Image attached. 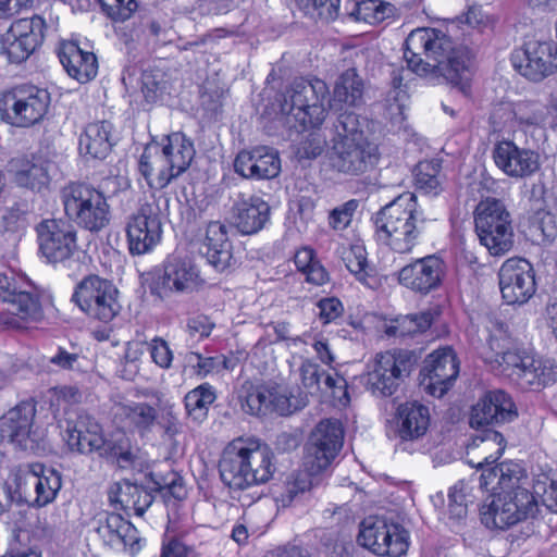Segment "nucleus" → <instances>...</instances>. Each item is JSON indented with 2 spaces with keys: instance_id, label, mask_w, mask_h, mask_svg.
<instances>
[{
  "instance_id": "obj_1",
  "label": "nucleus",
  "mask_w": 557,
  "mask_h": 557,
  "mask_svg": "<svg viewBox=\"0 0 557 557\" xmlns=\"http://www.w3.org/2000/svg\"><path fill=\"white\" fill-rule=\"evenodd\" d=\"M527 475L518 462H502L497 469L480 475V486L492 494L481 507V521L488 529H508L534 517L539 498L549 511L557 512V480H536L531 493L524 485Z\"/></svg>"
},
{
  "instance_id": "obj_2",
  "label": "nucleus",
  "mask_w": 557,
  "mask_h": 557,
  "mask_svg": "<svg viewBox=\"0 0 557 557\" xmlns=\"http://www.w3.org/2000/svg\"><path fill=\"white\" fill-rule=\"evenodd\" d=\"M404 58L408 67L429 83L447 82L470 96L473 76L470 51L453 47L444 32L431 27L413 29L406 39Z\"/></svg>"
},
{
  "instance_id": "obj_3",
  "label": "nucleus",
  "mask_w": 557,
  "mask_h": 557,
  "mask_svg": "<svg viewBox=\"0 0 557 557\" xmlns=\"http://www.w3.org/2000/svg\"><path fill=\"white\" fill-rule=\"evenodd\" d=\"M484 360L521 388L539 389L557 379V364L513 346L505 325L491 321Z\"/></svg>"
},
{
  "instance_id": "obj_4",
  "label": "nucleus",
  "mask_w": 557,
  "mask_h": 557,
  "mask_svg": "<svg viewBox=\"0 0 557 557\" xmlns=\"http://www.w3.org/2000/svg\"><path fill=\"white\" fill-rule=\"evenodd\" d=\"M327 86L323 81H296L283 95L281 113L286 124L298 132H308L299 153L306 158L320 156L326 145V137L320 125L325 119Z\"/></svg>"
},
{
  "instance_id": "obj_5",
  "label": "nucleus",
  "mask_w": 557,
  "mask_h": 557,
  "mask_svg": "<svg viewBox=\"0 0 557 557\" xmlns=\"http://www.w3.org/2000/svg\"><path fill=\"white\" fill-rule=\"evenodd\" d=\"M271 449L256 441L235 440L223 450L220 475L231 488L245 490L269 482L275 472Z\"/></svg>"
},
{
  "instance_id": "obj_6",
  "label": "nucleus",
  "mask_w": 557,
  "mask_h": 557,
  "mask_svg": "<svg viewBox=\"0 0 557 557\" xmlns=\"http://www.w3.org/2000/svg\"><path fill=\"white\" fill-rule=\"evenodd\" d=\"M194 157L193 143L183 133H172L160 143L147 145L139 160V172L150 187L161 189L185 172Z\"/></svg>"
},
{
  "instance_id": "obj_7",
  "label": "nucleus",
  "mask_w": 557,
  "mask_h": 557,
  "mask_svg": "<svg viewBox=\"0 0 557 557\" xmlns=\"http://www.w3.org/2000/svg\"><path fill=\"white\" fill-rule=\"evenodd\" d=\"M344 430L336 419L322 420L311 432L304 458L305 471L299 472L286 484V498L283 505L290 503L298 493L309 490L313 476L325 470L343 446Z\"/></svg>"
},
{
  "instance_id": "obj_8",
  "label": "nucleus",
  "mask_w": 557,
  "mask_h": 557,
  "mask_svg": "<svg viewBox=\"0 0 557 557\" xmlns=\"http://www.w3.org/2000/svg\"><path fill=\"white\" fill-rule=\"evenodd\" d=\"M421 212L417 197L405 193L387 205L377 221V238L395 252L408 253L418 244L421 227Z\"/></svg>"
},
{
  "instance_id": "obj_9",
  "label": "nucleus",
  "mask_w": 557,
  "mask_h": 557,
  "mask_svg": "<svg viewBox=\"0 0 557 557\" xmlns=\"http://www.w3.org/2000/svg\"><path fill=\"white\" fill-rule=\"evenodd\" d=\"M376 147L368 141L359 119L354 113H343L336 125V136L329 152L331 166L345 174H360L375 160Z\"/></svg>"
},
{
  "instance_id": "obj_10",
  "label": "nucleus",
  "mask_w": 557,
  "mask_h": 557,
  "mask_svg": "<svg viewBox=\"0 0 557 557\" xmlns=\"http://www.w3.org/2000/svg\"><path fill=\"white\" fill-rule=\"evenodd\" d=\"M65 215L89 232H100L110 222V206L104 194L89 185L72 183L61 193Z\"/></svg>"
},
{
  "instance_id": "obj_11",
  "label": "nucleus",
  "mask_w": 557,
  "mask_h": 557,
  "mask_svg": "<svg viewBox=\"0 0 557 557\" xmlns=\"http://www.w3.org/2000/svg\"><path fill=\"white\" fill-rule=\"evenodd\" d=\"M50 102V94L45 88L16 86L0 94V119L11 126L27 128L44 120Z\"/></svg>"
},
{
  "instance_id": "obj_12",
  "label": "nucleus",
  "mask_w": 557,
  "mask_h": 557,
  "mask_svg": "<svg viewBox=\"0 0 557 557\" xmlns=\"http://www.w3.org/2000/svg\"><path fill=\"white\" fill-rule=\"evenodd\" d=\"M474 223L480 243L491 255H504L512 247L511 218L502 200L492 197L481 200L474 211Z\"/></svg>"
},
{
  "instance_id": "obj_13",
  "label": "nucleus",
  "mask_w": 557,
  "mask_h": 557,
  "mask_svg": "<svg viewBox=\"0 0 557 557\" xmlns=\"http://www.w3.org/2000/svg\"><path fill=\"white\" fill-rule=\"evenodd\" d=\"M414 366L413 356L404 350L377 354L367 364L366 388L374 396L388 397L397 392Z\"/></svg>"
},
{
  "instance_id": "obj_14",
  "label": "nucleus",
  "mask_w": 557,
  "mask_h": 557,
  "mask_svg": "<svg viewBox=\"0 0 557 557\" xmlns=\"http://www.w3.org/2000/svg\"><path fill=\"white\" fill-rule=\"evenodd\" d=\"M61 428L64 430L63 440L73 451L82 454L97 451L100 456L131 458L124 434L121 433L120 444L112 443L103 436L100 424L88 416H79L76 421L69 419Z\"/></svg>"
},
{
  "instance_id": "obj_15",
  "label": "nucleus",
  "mask_w": 557,
  "mask_h": 557,
  "mask_svg": "<svg viewBox=\"0 0 557 557\" xmlns=\"http://www.w3.org/2000/svg\"><path fill=\"white\" fill-rule=\"evenodd\" d=\"M73 300L89 318L109 323L121 311L119 289L109 280L89 275L75 288Z\"/></svg>"
},
{
  "instance_id": "obj_16",
  "label": "nucleus",
  "mask_w": 557,
  "mask_h": 557,
  "mask_svg": "<svg viewBox=\"0 0 557 557\" xmlns=\"http://www.w3.org/2000/svg\"><path fill=\"white\" fill-rule=\"evenodd\" d=\"M205 284L198 267L187 258L170 257L158 269L150 283V290L161 299L172 295H187Z\"/></svg>"
},
{
  "instance_id": "obj_17",
  "label": "nucleus",
  "mask_w": 557,
  "mask_h": 557,
  "mask_svg": "<svg viewBox=\"0 0 557 557\" xmlns=\"http://www.w3.org/2000/svg\"><path fill=\"white\" fill-rule=\"evenodd\" d=\"M161 202L166 207V198H158L143 205L129 216L126 223V238L131 255H145L152 251L162 238Z\"/></svg>"
},
{
  "instance_id": "obj_18",
  "label": "nucleus",
  "mask_w": 557,
  "mask_h": 557,
  "mask_svg": "<svg viewBox=\"0 0 557 557\" xmlns=\"http://www.w3.org/2000/svg\"><path fill=\"white\" fill-rule=\"evenodd\" d=\"M358 542L373 554L399 557L409 547V534L397 523L368 517L360 524Z\"/></svg>"
},
{
  "instance_id": "obj_19",
  "label": "nucleus",
  "mask_w": 557,
  "mask_h": 557,
  "mask_svg": "<svg viewBox=\"0 0 557 557\" xmlns=\"http://www.w3.org/2000/svg\"><path fill=\"white\" fill-rule=\"evenodd\" d=\"M45 20L39 15L15 20L0 37V52L12 63L27 60L44 40Z\"/></svg>"
},
{
  "instance_id": "obj_20",
  "label": "nucleus",
  "mask_w": 557,
  "mask_h": 557,
  "mask_svg": "<svg viewBox=\"0 0 557 557\" xmlns=\"http://www.w3.org/2000/svg\"><path fill=\"white\" fill-rule=\"evenodd\" d=\"M515 70L531 82H542L557 71V46L550 40L529 39L512 53Z\"/></svg>"
},
{
  "instance_id": "obj_21",
  "label": "nucleus",
  "mask_w": 557,
  "mask_h": 557,
  "mask_svg": "<svg viewBox=\"0 0 557 557\" xmlns=\"http://www.w3.org/2000/svg\"><path fill=\"white\" fill-rule=\"evenodd\" d=\"M21 283L13 274H0V301L9 305L3 323L16 329L25 327L27 323L39 321L42 317L38 297L23 289Z\"/></svg>"
},
{
  "instance_id": "obj_22",
  "label": "nucleus",
  "mask_w": 557,
  "mask_h": 557,
  "mask_svg": "<svg viewBox=\"0 0 557 557\" xmlns=\"http://www.w3.org/2000/svg\"><path fill=\"white\" fill-rule=\"evenodd\" d=\"M306 406V395H294L287 385L268 384L253 387L245 398L244 410L250 414L275 411L287 416Z\"/></svg>"
},
{
  "instance_id": "obj_23",
  "label": "nucleus",
  "mask_w": 557,
  "mask_h": 557,
  "mask_svg": "<svg viewBox=\"0 0 557 557\" xmlns=\"http://www.w3.org/2000/svg\"><path fill=\"white\" fill-rule=\"evenodd\" d=\"M39 251L48 262L70 259L77 250V232L70 221L47 219L36 226Z\"/></svg>"
},
{
  "instance_id": "obj_24",
  "label": "nucleus",
  "mask_w": 557,
  "mask_h": 557,
  "mask_svg": "<svg viewBox=\"0 0 557 557\" xmlns=\"http://www.w3.org/2000/svg\"><path fill=\"white\" fill-rule=\"evenodd\" d=\"M36 408L30 403H21L0 418V441L22 450L36 451L42 434L33 429Z\"/></svg>"
},
{
  "instance_id": "obj_25",
  "label": "nucleus",
  "mask_w": 557,
  "mask_h": 557,
  "mask_svg": "<svg viewBox=\"0 0 557 557\" xmlns=\"http://www.w3.org/2000/svg\"><path fill=\"white\" fill-rule=\"evenodd\" d=\"M459 374V362L451 347L440 348L424 359L420 385L431 396L441 398L454 385Z\"/></svg>"
},
{
  "instance_id": "obj_26",
  "label": "nucleus",
  "mask_w": 557,
  "mask_h": 557,
  "mask_svg": "<svg viewBox=\"0 0 557 557\" xmlns=\"http://www.w3.org/2000/svg\"><path fill=\"white\" fill-rule=\"evenodd\" d=\"M91 524L103 544L113 549L123 548L135 556L145 546V540L139 536L137 529L119 513L98 512Z\"/></svg>"
},
{
  "instance_id": "obj_27",
  "label": "nucleus",
  "mask_w": 557,
  "mask_h": 557,
  "mask_svg": "<svg viewBox=\"0 0 557 557\" xmlns=\"http://www.w3.org/2000/svg\"><path fill=\"white\" fill-rule=\"evenodd\" d=\"M502 297L508 305H522L535 293L531 263L523 258L507 259L498 272Z\"/></svg>"
},
{
  "instance_id": "obj_28",
  "label": "nucleus",
  "mask_w": 557,
  "mask_h": 557,
  "mask_svg": "<svg viewBox=\"0 0 557 557\" xmlns=\"http://www.w3.org/2000/svg\"><path fill=\"white\" fill-rule=\"evenodd\" d=\"M32 487L35 492L30 505L42 508L53 503L62 487V479L58 471L39 462L29 463L16 474V488L26 494Z\"/></svg>"
},
{
  "instance_id": "obj_29",
  "label": "nucleus",
  "mask_w": 557,
  "mask_h": 557,
  "mask_svg": "<svg viewBox=\"0 0 557 557\" xmlns=\"http://www.w3.org/2000/svg\"><path fill=\"white\" fill-rule=\"evenodd\" d=\"M299 371L304 389L296 388L290 389V392L294 395L305 394L306 405L308 404V396L315 395L319 392L330 393L336 406L346 407L349 404L347 382L337 372L321 373L318 364L310 360H305Z\"/></svg>"
},
{
  "instance_id": "obj_30",
  "label": "nucleus",
  "mask_w": 557,
  "mask_h": 557,
  "mask_svg": "<svg viewBox=\"0 0 557 557\" xmlns=\"http://www.w3.org/2000/svg\"><path fill=\"white\" fill-rule=\"evenodd\" d=\"M445 271L443 259L430 255L401 268L398 272V282L414 293L428 295L441 286Z\"/></svg>"
},
{
  "instance_id": "obj_31",
  "label": "nucleus",
  "mask_w": 557,
  "mask_h": 557,
  "mask_svg": "<svg viewBox=\"0 0 557 557\" xmlns=\"http://www.w3.org/2000/svg\"><path fill=\"white\" fill-rule=\"evenodd\" d=\"M495 165L508 177L524 180L534 175L541 168L536 151L519 147L511 140H500L493 149Z\"/></svg>"
},
{
  "instance_id": "obj_32",
  "label": "nucleus",
  "mask_w": 557,
  "mask_h": 557,
  "mask_svg": "<svg viewBox=\"0 0 557 557\" xmlns=\"http://www.w3.org/2000/svg\"><path fill=\"white\" fill-rule=\"evenodd\" d=\"M237 174L250 180H271L276 177L282 169L278 152L267 146L240 151L235 161Z\"/></svg>"
},
{
  "instance_id": "obj_33",
  "label": "nucleus",
  "mask_w": 557,
  "mask_h": 557,
  "mask_svg": "<svg viewBox=\"0 0 557 557\" xmlns=\"http://www.w3.org/2000/svg\"><path fill=\"white\" fill-rule=\"evenodd\" d=\"M230 219L240 234L252 235L270 220V206L261 196L242 194L234 201Z\"/></svg>"
},
{
  "instance_id": "obj_34",
  "label": "nucleus",
  "mask_w": 557,
  "mask_h": 557,
  "mask_svg": "<svg viewBox=\"0 0 557 557\" xmlns=\"http://www.w3.org/2000/svg\"><path fill=\"white\" fill-rule=\"evenodd\" d=\"M395 433L400 441L418 442L429 432L431 412L428 406L419 401L399 404L394 417Z\"/></svg>"
},
{
  "instance_id": "obj_35",
  "label": "nucleus",
  "mask_w": 557,
  "mask_h": 557,
  "mask_svg": "<svg viewBox=\"0 0 557 557\" xmlns=\"http://www.w3.org/2000/svg\"><path fill=\"white\" fill-rule=\"evenodd\" d=\"M199 252L218 272L228 269L233 263V252L227 226L219 221L210 222L200 238Z\"/></svg>"
},
{
  "instance_id": "obj_36",
  "label": "nucleus",
  "mask_w": 557,
  "mask_h": 557,
  "mask_svg": "<svg viewBox=\"0 0 557 557\" xmlns=\"http://www.w3.org/2000/svg\"><path fill=\"white\" fill-rule=\"evenodd\" d=\"M517 416L512 399L503 391H493L473 406L470 417L472 428H483L493 423H504Z\"/></svg>"
},
{
  "instance_id": "obj_37",
  "label": "nucleus",
  "mask_w": 557,
  "mask_h": 557,
  "mask_svg": "<svg viewBox=\"0 0 557 557\" xmlns=\"http://www.w3.org/2000/svg\"><path fill=\"white\" fill-rule=\"evenodd\" d=\"M87 44L82 46L77 41L61 42L59 59L66 73L79 83H87L98 72V61L95 53L88 49Z\"/></svg>"
},
{
  "instance_id": "obj_38",
  "label": "nucleus",
  "mask_w": 557,
  "mask_h": 557,
  "mask_svg": "<svg viewBox=\"0 0 557 557\" xmlns=\"http://www.w3.org/2000/svg\"><path fill=\"white\" fill-rule=\"evenodd\" d=\"M11 171L16 185L33 191L42 193L49 189L53 162L41 157L16 160L11 163Z\"/></svg>"
},
{
  "instance_id": "obj_39",
  "label": "nucleus",
  "mask_w": 557,
  "mask_h": 557,
  "mask_svg": "<svg viewBox=\"0 0 557 557\" xmlns=\"http://www.w3.org/2000/svg\"><path fill=\"white\" fill-rule=\"evenodd\" d=\"M506 448L504 436L494 430H485L482 435L475 436L468 447V462L484 471L492 470L490 467L498 460ZM500 465L493 467L497 469Z\"/></svg>"
},
{
  "instance_id": "obj_40",
  "label": "nucleus",
  "mask_w": 557,
  "mask_h": 557,
  "mask_svg": "<svg viewBox=\"0 0 557 557\" xmlns=\"http://www.w3.org/2000/svg\"><path fill=\"white\" fill-rule=\"evenodd\" d=\"M112 124L100 121L88 124L78 139L82 156L92 159H104L113 146Z\"/></svg>"
},
{
  "instance_id": "obj_41",
  "label": "nucleus",
  "mask_w": 557,
  "mask_h": 557,
  "mask_svg": "<svg viewBox=\"0 0 557 557\" xmlns=\"http://www.w3.org/2000/svg\"><path fill=\"white\" fill-rule=\"evenodd\" d=\"M109 500L116 508L134 510L141 516L152 504V496L129 481L114 483L109 491Z\"/></svg>"
},
{
  "instance_id": "obj_42",
  "label": "nucleus",
  "mask_w": 557,
  "mask_h": 557,
  "mask_svg": "<svg viewBox=\"0 0 557 557\" xmlns=\"http://www.w3.org/2000/svg\"><path fill=\"white\" fill-rule=\"evenodd\" d=\"M362 79L359 77L356 70L349 69L337 78L330 106L335 110H342L344 106H357L362 99Z\"/></svg>"
},
{
  "instance_id": "obj_43",
  "label": "nucleus",
  "mask_w": 557,
  "mask_h": 557,
  "mask_svg": "<svg viewBox=\"0 0 557 557\" xmlns=\"http://www.w3.org/2000/svg\"><path fill=\"white\" fill-rule=\"evenodd\" d=\"M215 398V391L208 383L191 389L185 396V408L188 416L197 422L203 421Z\"/></svg>"
},
{
  "instance_id": "obj_44",
  "label": "nucleus",
  "mask_w": 557,
  "mask_h": 557,
  "mask_svg": "<svg viewBox=\"0 0 557 557\" xmlns=\"http://www.w3.org/2000/svg\"><path fill=\"white\" fill-rule=\"evenodd\" d=\"M294 262L297 270L305 275L308 283L319 286L329 281V274L315 258L313 249L309 247L298 249L295 253Z\"/></svg>"
},
{
  "instance_id": "obj_45",
  "label": "nucleus",
  "mask_w": 557,
  "mask_h": 557,
  "mask_svg": "<svg viewBox=\"0 0 557 557\" xmlns=\"http://www.w3.org/2000/svg\"><path fill=\"white\" fill-rule=\"evenodd\" d=\"M513 113L518 115L519 128L523 131L530 127L549 128L552 123L549 117H547L545 106L536 101L519 100Z\"/></svg>"
},
{
  "instance_id": "obj_46",
  "label": "nucleus",
  "mask_w": 557,
  "mask_h": 557,
  "mask_svg": "<svg viewBox=\"0 0 557 557\" xmlns=\"http://www.w3.org/2000/svg\"><path fill=\"white\" fill-rule=\"evenodd\" d=\"M416 187L428 195H438L442 191L440 165L433 161L420 162L413 172Z\"/></svg>"
},
{
  "instance_id": "obj_47",
  "label": "nucleus",
  "mask_w": 557,
  "mask_h": 557,
  "mask_svg": "<svg viewBox=\"0 0 557 557\" xmlns=\"http://www.w3.org/2000/svg\"><path fill=\"white\" fill-rule=\"evenodd\" d=\"M339 255L349 272L352 273L359 282L367 284L368 262L364 245L360 240H357L348 247L343 246L339 250Z\"/></svg>"
},
{
  "instance_id": "obj_48",
  "label": "nucleus",
  "mask_w": 557,
  "mask_h": 557,
  "mask_svg": "<svg viewBox=\"0 0 557 557\" xmlns=\"http://www.w3.org/2000/svg\"><path fill=\"white\" fill-rule=\"evenodd\" d=\"M358 21L369 24L381 23L395 14V7L381 0H361L352 13Z\"/></svg>"
},
{
  "instance_id": "obj_49",
  "label": "nucleus",
  "mask_w": 557,
  "mask_h": 557,
  "mask_svg": "<svg viewBox=\"0 0 557 557\" xmlns=\"http://www.w3.org/2000/svg\"><path fill=\"white\" fill-rule=\"evenodd\" d=\"M436 315L437 311L435 309L407 314L396 319V326L394 327L401 336L413 335L426 331Z\"/></svg>"
},
{
  "instance_id": "obj_50",
  "label": "nucleus",
  "mask_w": 557,
  "mask_h": 557,
  "mask_svg": "<svg viewBox=\"0 0 557 557\" xmlns=\"http://www.w3.org/2000/svg\"><path fill=\"white\" fill-rule=\"evenodd\" d=\"M116 414L123 416L129 424L141 429L149 428L156 420L154 408L143 403L121 405L117 407Z\"/></svg>"
},
{
  "instance_id": "obj_51",
  "label": "nucleus",
  "mask_w": 557,
  "mask_h": 557,
  "mask_svg": "<svg viewBox=\"0 0 557 557\" xmlns=\"http://www.w3.org/2000/svg\"><path fill=\"white\" fill-rule=\"evenodd\" d=\"M296 4L306 15L333 21L338 16L341 0H296Z\"/></svg>"
},
{
  "instance_id": "obj_52",
  "label": "nucleus",
  "mask_w": 557,
  "mask_h": 557,
  "mask_svg": "<svg viewBox=\"0 0 557 557\" xmlns=\"http://www.w3.org/2000/svg\"><path fill=\"white\" fill-rule=\"evenodd\" d=\"M152 485L150 488L169 494L175 499H183L187 492L183 480L176 473H170L166 476L159 475L153 471L148 473Z\"/></svg>"
},
{
  "instance_id": "obj_53",
  "label": "nucleus",
  "mask_w": 557,
  "mask_h": 557,
  "mask_svg": "<svg viewBox=\"0 0 557 557\" xmlns=\"http://www.w3.org/2000/svg\"><path fill=\"white\" fill-rule=\"evenodd\" d=\"M469 484L465 481H459L449 491L448 494V512L450 518L460 520L467 515L469 499Z\"/></svg>"
},
{
  "instance_id": "obj_54",
  "label": "nucleus",
  "mask_w": 557,
  "mask_h": 557,
  "mask_svg": "<svg viewBox=\"0 0 557 557\" xmlns=\"http://www.w3.org/2000/svg\"><path fill=\"white\" fill-rule=\"evenodd\" d=\"M531 231L536 239L542 242L553 240L557 236V219L545 210L537 211L531 223Z\"/></svg>"
},
{
  "instance_id": "obj_55",
  "label": "nucleus",
  "mask_w": 557,
  "mask_h": 557,
  "mask_svg": "<svg viewBox=\"0 0 557 557\" xmlns=\"http://www.w3.org/2000/svg\"><path fill=\"white\" fill-rule=\"evenodd\" d=\"M517 107L518 101L515 102L507 100L502 101L498 106H496L492 114L494 127L499 131H513L516 128H519L518 115L513 113L516 112Z\"/></svg>"
},
{
  "instance_id": "obj_56",
  "label": "nucleus",
  "mask_w": 557,
  "mask_h": 557,
  "mask_svg": "<svg viewBox=\"0 0 557 557\" xmlns=\"http://www.w3.org/2000/svg\"><path fill=\"white\" fill-rule=\"evenodd\" d=\"M147 351L151 361L160 369L168 370L172 367L174 352L165 339L161 337L152 338L148 343Z\"/></svg>"
},
{
  "instance_id": "obj_57",
  "label": "nucleus",
  "mask_w": 557,
  "mask_h": 557,
  "mask_svg": "<svg viewBox=\"0 0 557 557\" xmlns=\"http://www.w3.org/2000/svg\"><path fill=\"white\" fill-rule=\"evenodd\" d=\"M358 206L359 202L351 199L334 208L329 215L330 226L336 231H343L348 227Z\"/></svg>"
},
{
  "instance_id": "obj_58",
  "label": "nucleus",
  "mask_w": 557,
  "mask_h": 557,
  "mask_svg": "<svg viewBox=\"0 0 557 557\" xmlns=\"http://www.w3.org/2000/svg\"><path fill=\"white\" fill-rule=\"evenodd\" d=\"M107 14L116 21L127 20L135 11V0H99Z\"/></svg>"
},
{
  "instance_id": "obj_59",
  "label": "nucleus",
  "mask_w": 557,
  "mask_h": 557,
  "mask_svg": "<svg viewBox=\"0 0 557 557\" xmlns=\"http://www.w3.org/2000/svg\"><path fill=\"white\" fill-rule=\"evenodd\" d=\"M197 359L196 368L200 376L219 373L221 369H232L230 361L225 357H202L198 354L194 355Z\"/></svg>"
},
{
  "instance_id": "obj_60",
  "label": "nucleus",
  "mask_w": 557,
  "mask_h": 557,
  "mask_svg": "<svg viewBox=\"0 0 557 557\" xmlns=\"http://www.w3.org/2000/svg\"><path fill=\"white\" fill-rule=\"evenodd\" d=\"M166 85L156 75L145 73L143 75V94L148 102H157L166 94Z\"/></svg>"
},
{
  "instance_id": "obj_61",
  "label": "nucleus",
  "mask_w": 557,
  "mask_h": 557,
  "mask_svg": "<svg viewBox=\"0 0 557 557\" xmlns=\"http://www.w3.org/2000/svg\"><path fill=\"white\" fill-rule=\"evenodd\" d=\"M318 307L320 309V318L324 323H330L336 320L344 311L342 302L335 297L321 299Z\"/></svg>"
},
{
  "instance_id": "obj_62",
  "label": "nucleus",
  "mask_w": 557,
  "mask_h": 557,
  "mask_svg": "<svg viewBox=\"0 0 557 557\" xmlns=\"http://www.w3.org/2000/svg\"><path fill=\"white\" fill-rule=\"evenodd\" d=\"M32 5L33 0H0V18H9Z\"/></svg>"
},
{
  "instance_id": "obj_63",
  "label": "nucleus",
  "mask_w": 557,
  "mask_h": 557,
  "mask_svg": "<svg viewBox=\"0 0 557 557\" xmlns=\"http://www.w3.org/2000/svg\"><path fill=\"white\" fill-rule=\"evenodd\" d=\"M214 324L206 315H198L189 319L187 323L188 331L191 335L207 337L211 334Z\"/></svg>"
},
{
  "instance_id": "obj_64",
  "label": "nucleus",
  "mask_w": 557,
  "mask_h": 557,
  "mask_svg": "<svg viewBox=\"0 0 557 557\" xmlns=\"http://www.w3.org/2000/svg\"><path fill=\"white\" fill-rule=\"evenodd\" d=\"M161 557H196V555L183 543L171 542L163 547Z\"/></svg>"
}]
</instances>
